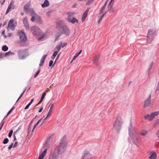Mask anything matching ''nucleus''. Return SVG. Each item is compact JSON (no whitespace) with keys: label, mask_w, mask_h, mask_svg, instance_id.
I'll return each instance as SVG.
<instances>
[{"label":"nucleus","mask_w":159,"mask_h":159,"mask_svg":"<svg viewBox=\"0 0 159 159\" xmlns=\"http://www.w3.org/2000/svg\"><path fill=\"white\" fill-rule=\"evenodd\" d=\"M67 144L65 138H63L60 143V146L58 149V154H60L64 153L66 150Z\"/></svg>","instance_id":"f257e3e1"},{"label":"nucleus","mask_w":159,"mask_h":159,"mask_svg":"<svg viewBox=\"0 0 159 159\" xmlns=\"http://www.w3.org/2000/svg\"><path fill=\"white\" fill-rule=\"evenodd\" d=\"M122 123V120L119 117H117L113 124V127L116 131H118L120 129Z\"/></svg>","instance_id":"f03ea898"},{"label":"nucleus","mask_w":159,"mask_h":159,"mask_svg":"<svg viewBox=\"0 0 159 159\" xmlns=\"http://www.w3.org/2000/svg\"><path fill=\"white\" fill-rule=\"evenodd\" d=\"M57 28L59 30L62 31L65 34L69 35V29L66 25H62L58 23L57 24Z\"/></svg>","instance_id":"7ed1b4c3"},{"label":"nucleus","mask_w":159,"mask_h":159,"mask_svg":"<svg viewBox=\"0 0 159 159\" xmlns=\"http://www.w3.org/2000/svg\"><path fill=\"white\" fill-rule=\"evenodd\" d=\"M157 34V30L155 29L152 28L148 30L147 35L149 39L151 40H153L155 38Z\"/></svg>","instance_id":"20e7f679"},{"label":"nucleus","mask_w":159,"mask_h":159,"mask_svg":"<svg viewBox=\"0 0 159 159\" xmlns=\"http://www.w3.org/2000/svg\"><path fill=\"white\" fill-rule=\"evenodd\" d=\"M159 114V111H157L152 112L150 115L147 114L144 116L145 120H148L149 121H152L155 118V117Z\"/></svg>","instance_id":"39448f33"},{"label":"nucleus","mask_w":159,"mask_h":159,"mask_svg":"<svg viewBox=\"0 0 159 159\" xmlns=\"http://www.w3.org/2000/svg\"><path fill=\"white\" fill-rule=\"evenodd\" d=\"M108 1V0H107L105 2L103 6L101 8L100 11V15H101V16H99V20L98 22H99L101 20H102V19L104 16L107 13V11L105 10V8L106 7L107 3V2Z\"/></svg>","instance_id":"423d86ee"},{"label":"nucleus","mask_w":159,"mask_h":159,"mask_svg":"<svg viewBox=\"0 0 159 159\" xmlns=\"http://www.w3.org/2000/svg\"><path fill=\"white\" fill-rule=\"evenodd\" d=\"M82 159H94L92 155L88 151H85L83 153Z\"/></svg>","instance_id":"0eeeda50"},{"label":"nucleus","mask_w":159,"mask_h":159,"mask_svg":"<svg viewBox=\"0 0 159 159\" xmlns=\"http://www.w3.org/2000/svg\"><path fill=\"white\" fill-rule=\"evenodd\" d=\"M31 30L33 34L35 36L39 35L40 30L36 26H33L31 27Z\"/></svg>","instance_id":"6e6552de"},{"label":"nucleus","mask_w":159,"mask_h":159,"mask_svg":"<svg viewBox=\"0 0 159 159\" xmlns=\"http://www.w3.org/2000/svg\"><path fill=\"white\" fill-rule=\"evenodd\" d=\"M108 11L110 13H113L115 11V7L113 4H109L107 6Z\"/></svg>","instance_id":"1a4fd4ad"},{"label":"nucleus","mask_w":159,"mask_h":159,"mask_svg":"<svg viewBox=\"0 0 159 159\" xmlns=\"http://www.w3.org/2000/svg\"><path fill=\"white\" fill-rule=\"evenodd\" d=\"M14 20L13 19H11L9 21L7 29L9 28L12 30H14L15 27L16 26V23H13Z\"/></svg>","instance_id":"9d476101"},{"label":"nucleus","mask_w":159,"mask_h":159,"mask_svg":"<svg viewBox=\"0 0 159 159\" xmlns=\"http://www.w3.org/2000/svg\"><path fill=\"white\" fill-rule=\"evenodd\" d=\"M19 36L20 41L22 42H24L26 40V37L25 34L24 32L21 31V33L20 34Z\"/></svg>","instance_id":"9b49d317"},{"label":"nucleus","mask_w":159,"mask_h":159,"mask_svg":"<svg viewBox=\"0 0 159 159\" xmlns=\"http://www.w3.org/2000/svg\"><path fill=\"white\" fill-rule=\"evenodd\" d=\"M151 103V95H150L148 99L145 100L144 102L143 106L144 107L149 105Z\"/></svg>","instance_id":"f8f14e48"},{"label":"nucleus","mask_w":159,"mask_h":159,"mask_svg":"<svg viewBox=\"0 0 159 159\" xmlns=\"http://www.w3.org/2000/svg\"><path fill=\"white\" fill-rule=\"evenodd\" d=\"M23 22L26 29L28 30L29 29V26L28 20L26 17H25L23 19Z\"/></svg>","instance_id":"ddd939ff"},{"label":"nucleus","mask_w":159,"mask_h":159,"mask_svg":"<svg viewBox=\"0 0 159 159\" xmlns=\"http://www.w3.org/2000/svg\"><path fill=\"white\" fill-rule=\"evenodd\" d=\"M30 5V2L27 3L24 7V11L28 13L29 12V10L30 9L29 8Z\"/></svg>","instance_id":"4468645a"},{"label":"nucleus","mask_w":159,"mask_h":159,"mask_svg":"<svg viewBox=\"0 0 159 159\" xmlns=\"http://www.w3.org/2000/svg\"><path fill=\"white\" fill-rule=\"evenodd\" d=\"M89 10V9H87L86 11L83 14L82 17H81V20L82 22H84L87 16Z\"/></svg>","instance_id":"2eb2a0df"},{"label":"nucleus","mask_w":159,"mask_h":159,"mask_svg":"<svg viewBox=\"0 0 159 159\" xmlns=\"http://www.w3.org/2000/svg\"><path fill=\"white\" fill-rule=\"evenodd\" d=\"M82 51V50H81L79 52H78V53H77L75 54V55L74 56L73 58H72V60H71V61L70 62V64L71 63H72V62L73 61L79 56V55L81 53Z\"/></svg>","instance_id":"dca6fc26"},{"label":"nucleus","mask_w":159,"mask_h":159,"mask_svg":"<svg viewBox=\"0 0 159 159\" xmlns=\"http://www.w3.org/2000/svg\"><path fill=\"white\" fill-rule=\"evenodd\" d=\"M47 148H46L41 154L39 156L38 159H43L46 154Z\"/></svg>","instance_id":"f3484780"},{"label":"nucleus","mask_w":159,"mask_h":159,"mask_svg":"<svg viewBox=\"0 0 159 159\" xmlns=\"http://www.w3.org/2000/svg\"><path fill=\"white\" fill-rule=\"evenodd\" d=\"M46 57H47L46 55H43V57H42V58L40 60V64L39 65V66H41L43 65V63L44 62V60H45Z\"/></svg>","instance_id":"a211bd4d"},{"label":"nucleus","mask_w":159,"mask_h":159,"mask_svg":"<svg viewBox=\"0 0 159 159\" xmlns=\"http://www.w3.org/2000/svg\"><path fill=\"white\" fill-rule=\"evenodd\" d=\"M49 4L48 1L47 0H45L44 3L41 5L42 7H48Z\"/></svg>","instance_id":"6ab92c4d"},{"label":"nucleus","mask_w":159,"mask_h":159,"mask_svg":"<svg viewBox=\"0 0 159 159\" xmlns=\"http://www.w3.org/2000/svg\"><path fill=\"white\" fill-rule=\"evenodd\" d=\"M28 13H30V16L36 15L34 11L33 8H30L29 10Z\"/></svg>","instance_id":"aec40b11"},{"label":"nucleus","mask_w":159,"mask_h":159,"mask_svg":"<svg viewBox=\"0 0 159 159\" xmlns=\"http://www.w3.org/2000/svg\"><path fill=\"white\" fill-rule=\"evenodd\" d=\"M70 22L72 24L77 23H78V20L75 17H72L70 19Z\"/></svg>","instance_id":"412c9836"},{"label":"nucleus","mask_w":159,"mask_h":159,"mask_svg":"<svg viewBox=\"0 0 159 159\" xmlns=\"http://www.w3.org/2000/svg\"><path fill=\"white\" fill-rule=\"evenodd\" d=\"M157 157L156 153L154 152L149 157V158L150 159H155Z\"/></svg>","instance_id":"4be33fe9"},{"label":"nucleus","mask_w":159,"mask_h":159,"mask_svg":"<svg viewBox=\"0 0 159 159\" xmlns=\"http://www.w3.org/2000/svg\"><path fill=\"white\" fill-rule=\"evenodd\" d=\"M53 104H52L51 106L50 107V108L47 114V117H48L49 116H50L51 115L52 113V107H53Z\"/></svg>","instance_id":"5701e85b"},{"label":"nucleus","mask_w":159,"mask_h":159,"mask_svg":"<svg viewBox=\"0 0 159 159\" xmlns=\"http://www.w3.org/2000/svg\"><path fill=\"white\" fill-rule=\"evenodd\" d=\"M36 22L39 24H40L42 23V21L39 16H38L37 18L36 19Z\"/></svg>","instance_id":"b1692460"},{"label":"nucleus","mask_w":159,"mask_h":159,"mask_svg":"<svg viewBox=\"0 0 159 159\" xmlns=\"http://www.w3.org/2000/svg\"><path fill=\"white\" fill-rule=\"evenodd\" d=\"M98 56H95L94 57L93 61L94 63H96L98 61Z\"/></svg>","instance_id":"393cba45"},{"label":"nucleus","mask_w":159,"mask_h":159,"mask_svg":"<svg viewBox=\"0 0 159 159\" xmlns=\"http://www.w3.org/2000/svg\"><path fill=\"white\" fill-rule=\"evenodd\" d=\"M14 8V7H11V6H9L6 11V14H7L9 12L11 9H13Z\"/></svg>","instance_id":"a878e982"},{"label":"nucleus","mask_w":159,"mask_h":159,"mask_svg":"<svg viewBox=\"0 0 159 159\" xmlns=\"http://www.w3.org/2000/svg\"><path fill=\"white\" fill-rule=\"evenodd\" d=\"M134 129V127L132 126H129V133L130 134L131 132L133 131Z\"/></svg>","instance_id":"bb28decb"},{"label":"nucleus","mask_w":159,"mask_h":159,"mask_svg":"<svg viewBox=\"0 0 159 159\" xmlns=\"http://www.w3.org/2000/svg\"><path fill=\"white\" fill-rule=\"evenodd\" d=\"M60 44V45H61V48H64L65 46H66L67 44L68 43L66 42L62 43V42H61Z\"/></svg>","instance_id":"cd10ccee"},{"label":"nucleus","mask_w":159,"mask_h":159,"mask_svg":"<svg viewBox=\"0 0 159 159\" xmlns=\"http://www.w3.org/2000/svg\"><path fill=\"white\" fill-rule=\"evenodd\" d=\"M12 54H13V53L11 52H8L5 53H4V57L9 56Z\"/></svg>","instance_id":"c85d7f7f"},{"label":"nucleus","mask_w":159,"mask_h":159,"mask_svg":"<svg viewBox=\"0 0 159 159\" xmlns=\"http://www.w3.org/2000/svg\"><path fill=\"white\" fill-rule=\"evenodd\" d=\"M2 49L3 51H6L8 50V48L7 46L4 45L2 46Z\"/></svg>","instance_id":"c756f323"},{"label":"nucleus","mask_w":159,"mask_h":159,"mask_svg":"<svg viewBox=\"0 0 159 159\" xmlns=\"http://www.w3.org/2000/svg\"><path fill=\"white\" fill-rule=\"evenodd\" d=\"M9 142V139L7 138H6L4 140L3 143L4 144H7Z\"/></svg>","instance_id":"7c9ffc66"},{"label":"nucleus","mask_w":159,"mask_h":159,"mask_svg":"<svg viewBox=\"0 0 159 159\" xmlns=\"http://www.w3.org/2000/svg\"><path fill=\"white\" fill-rule=\"evenodd\" d=\"M94 0H88V2H86V5H89L91 4Z\"/></svg>","instance_id":"2f4dec72"},{"label":"nucleus","mask_w":159,"mask_h":159,"mask_svg":"<svg viewBox=\"0 0 159 159\" xmlns=\"http://www.w3.org/2000/svg\"><path fill=\"white\" fill-rule=\"evenodd\" d=\"M48 117H47V116L42 121V123H41V125H43L45 123L46 121V120L47 118H48Z\"/></svg>","instance_id":"473e14b6"},{"label":"nucleus","mask_w":159,"mask_h":159,"mask_svg":"<svg viewBox=\"0 0 159 159\" xmlns=\"http://www.w3.org/2000/svg\"><path fill=\"white\" fill-rule=\"evenodd\" d=\"M25 90H26V88L25 89H24L23 92L20 95V96L19 97V98H18V99L17 100L16 102H17L19 100V99L22 96V95H23V94L25 92Z\"/></svg>","instance_id":"72a5a7b5"},{"label":"nucleus","mask_w":159,"mask_h":159,"mask_svg":"<svg viewBox=\"0 0 159 159\" xmlns=\"http://www.w3.org/2000/svg\"><path fill=\"white\" fill-rule=\"evenodd\" d=\"M13 130L12 129H11L10 130L9 133L8 134V137H11V136H12V133H13Z\"/></svg>","instance_id":"f704fd0d"},{"label":"nucleus","mask_w":159,"mask_h":159,"mask_svg":"<svg viewBox=\"0 0 159 159\" xmlns=\"http://www.w3.org/2000/svg\"><path fill=\"white\" fill-rule=\"evenodd\" d=\"M14 107H13L8 112L7 115L5 117V118H6L10 114L12 110L13 109Z\"/></svg>","instance_id":"c9c22d12"},{"label":"nucleus","mask_w":159,"mask_h":159,"mask_svg":"<svg viewBox=\"0 0 159 159\" xmlns=\"http://www.w3.org/2000/svg\"><path fill=\"white\" fill-rule=\"evenodd\" d=\"M61 35V33H57L55 36V39H57Z\"/></svg>","instance_id":"e433bc0d"},{"label":"nucleus","mask_w":159,"mask_h":159,"mask_svg":"<svg viewBox=\"0 0 159 159\" xmlns=\"http://www.w3.org/2000/svg\"><path fill=\"white\" fill-rule=\"evenodd\" d=\"M61 48V45H60V44H59L58 46L56 47V48L57 50V51H59L60 50Z\"/></svg>","instance_id":"4c0bfd02"},{"label":"nucleus","mask_w":159,"mask_h":159,"mask_svg":"<svg viewBox=\"0 0 159 159\" xmlns=\"http://www.w3.org/2000/svg\"><path fill=\"white\" fill-rule=\"evenodd\" d=\"M147 133V132L146 131H143L141 133V134L142 135H145Z\"/></svg>","instance_id":"58836bf2"},{"label":"nucleus","mask_w":159,"mask_h":159,"mask_svg":"<svg viewBox=\"0 0 159 159\" xmlns=\"http://www.w3.org/2000/svg\"><path fill=\"white\" fill-rule=\"evenodd\" d=\"M43 118H41L35 124V125H36V126L38 125L39 123L41 122V121L42 120Z\"/></svg>","instance_id":"ea45409f"},{"label":"nucleus","mask_w":159,"mask_h":159,"mask_svg":"<svg viewBox=\"0 0 159 159\" xmlns=\"http://www.w3.org/2000/svg\"><path fill=\"white\" fill-rule=\"evenodd\" d=\"M40 69H39L38 70L37 72L36 73L35 75H34V78H35L38 75V74H39V73L40 72Z\"/></svg>","instance_id":"a19ab883"},{"label":"nucleus","mask_w":159,"mask_h":159,"mask_svg":"<svg viewBox=\"0 0 159 159\" xmlns=\"http://www.w3.org/2000/svg\"><path fill=\"white\" fill-rule=\"evenodd\" d=\"M45 94H46V93H45V92H44L43 93V94H42V95L41 96V99H42V100H43V99H44V97L45 96Z\"/></svg>","instance_id":"79ce46f5"},{"label":"nucleus","mask_w":159,"mask_h":159,"mask_svg":"<svg viewBox=\"0 0 159 159\" xmlns=\"http://www.w3.org/2000/svg\"><path fill=\"white\" fill-rule=\"evenodd\" d=\"M4 53H0V59L4 57Z\"/></svg>","instance_id":"37998d69"},{"label":"nucleus","mask_w":159,"mask_h":159,"mask_svg":"<svg viewBox=\"0 0 159 159\" xmlns=\"http://www.w3.org/2000/svg\"><path fill=\"white\" fill-rule=\"evenodd\" d=\"M31 104H30V103H29L25 107V109L26 110L27 109L29 106L31 105Z\"/></svg>","instance_id":"c03bdc74"},{"label":"nucleus","mask_w":159,"mask_h":159,"mask_svg":"<svg viewBox=\"0 0 159 159\" xmlns=\"http://www.w3.org/2000/svg\"><path fill=\"white\" fill-rule=\"evenodd\" d=\"M35 15L31 16L32 17L31 18V20L32 21H34L35 20Z\"/></svg>","instance_id":"a18cd8bd"},{"label":"nucleus","mask_w":159,"mask_h":159,"mask_svg":"<svg viewBox=\"0 0 159 159\" xmlns=\"http://www.w3.org/2000/svg\"><path fill=\"white\" fill-rule=\"evenodd\" d=\"M13 145V143H12L8 147V149H11L12 147V146Z\"/></svg>","instance_id":"49530a36"},{"label":"nucleus","mask_w":159,"mask_h":159,"mask_svg":"<svg viewBox=\"0 0 159 159\" xmlns=\"http://www.w3.org/2000/svg\"><path fill=\"white\" fill-rule=\"evenodd\" d=\"M53 63V61L52 60H51L49 61V66L50 67L51 66Z\"/></svg>","instance_id":"de8ad7c7"},{"label":"nucleus","mask_w":159,"mask_h":159,"mask_svg":"<svg viewBox=\"0 0 159 159\" xmlns=\"http://www.w3.org/2000/svg\"><path fill=\"white\" fill-rule=\"evenodd\" d=\"M57 52H58L57 51H55L53 54V55H52L53 56H54V57H55L57 55Z\"/></svg>","instance_id":"09e8293b"},{"label":"nucleus","mask_w":159,"mask_h":159,"mask_svg":"<svg viewBox=\"0 0 159 159\" xmlns=\"http://www.w3.org/2000/svg\"><path fill=\"white\" fill-rule=\"evenodd\" d=\"M14 4V2H12V1H11V3H10L9 6H11V7H14L13 5Z\"/></svg>","instance_id":"8fccbe9b"},{"label":"nucleus","mask_w":159,"mask_h":159,"mask_svg":"<svg viewBox=\"0 0 159 159\" xmlns=\"http://www.w3.org/2000/svg\"><path fill=\"white\" fill-rule=\"evenodd\" d=\"M17 142H16L15 143H14V145H13V148H15L17 145Z\"/></svg>","instance_id":"3c124183"},{"label":"nucleus","mask_w":159,"mask_h":159,"mask_svg":"<svg viewBox=\"0 0 159 159\" xmlns=\"http://www.w3.org/2000/svg\"><path fill=\"white\" fill-rule=\"evenodd\" d=\"M43 109V107H41V108H40V109L39 110L38 112L39 113L41 112L42 111Z\"/></svg>","instance_id":"603ef678"},{"label":"nucleus","mask_w":159,"mask_h":159,"mask_svg":"<svg viewBox=\"0 0 159 159\" xmlns=\"http://www.w3.org/2000/svg\"><path fill=\"white\" fill-rule=\"evenodd\" d=\"M43 100H42V99H41L39 101V102H38V103H37V104L36 105V106H37V105H39V104L40 103H41L42 101H43Z\"/></svg>","instance_id":"864d4df0"},{"label":"nucleus","mask_w":159,"mask_h":159,"mask_svg":"<svg viewBox=\"0 0 159 159\" xmlns=\"http://www.w3.org/2000/svg\"><path fill=\"white\" fill-rule=\"evenodd\" d=\"M67 15L68 16V18L67 19V20L68 21H70V18L69 17L70 16V14H69V12L67 13Z\"/></svg>","instance_id":"5fc2aeb1"},{"label":"nucleus","mask_w":159,"mask_h":159,"mask_svg":"<svg viewBox=\"0 0 159 159\" xmlns=\"http://www.w3.org/2000/svg\"><path fill=\"white\" fill-rule=\"evenodd\" d=\"M114 1V0H111L110 1V2L109 3V4H110L111 3V4H113V3L112 2H113Z\"/></svg>","instance_id":"6e6d98bb"},{"label":"nucleus","mask_w":159,"mask_h":159,"mask_svg":"<svg viewBox=\"0 0 159 159\" xmlns=\"http://www.w3.org/2000/svg\"><path fill=\"white\" fill-rule=\"evenodd\" d=\"M4 122H3L2 123V124L1 125V127L0 128V130L2 129V126H3V124H4Z\"/></svg>","instance_id":"4d7b16f0"},{"label":"nucleus","mask_w":159,"mask_h":159,"mask_svg":"<svg viewBox=\"0 0 159 159\" xmlns=\"http://www.w3.org/2000/svg\"><path fill=\"white\" fill-rule=\"evenodd\" d=\"M34 99H32L31 100V101L29 102L30 104H31L32 102H33V101H34Z\"/></svg>","instance_id":"13d9d810"},{"label":"nucleus","mask_w":159,"mask_h":159,"mask_svg":"<svg viewBox=\"0 0 159 159\" xmlns=\"http://www.w3.org/2000/svg\"><path fill=\"white\" fill-rule=\"evenodd\" d=\"M59 54H59L58 55V56H57V59H56V61H55V62H54V64L55 63V62H56V60H57V59H58V57H59Z\"/></svg>","instance_id":"bf43d9fd"},{"label":"nucleus","mask_w":159,"mask_h":159,"mask_svg":"<svg viewBox=\"0 0 159 159\" xmlns=\"http://www.w3.org/2000/svg\"><path fill=\"white\" fill-rule=\"evenodd\" d=\"M156 123L159 124V119L157 120Z\"/></svg>","instance_id":"052dcab7"},{"label":"nucleus","mask_w":159,"mask_h":159,"mask_svg":"<svg viewBox=\"0 0 159 159\" xmlns=\"http://www.w3.org/2000/svg\"><path fill=\"white\" fill-rule=\"evenodd\" d=\"M36 126H37L36 125H34V126L33 127V129H32V131H33L34 130V129H35L36 128Z\"/></svg>","instance_id":"680f3d73"},{"label":"nucleus","mask_w":159,"mask_h":159,"mask_svg":"<svg viewBox=\"0 0 159 159\" xmlns=\"http://www.w3.org/2000/svg\"><path fill=\"white\" fill-rule=\"evenodd\" d=\"M11 35H12L11 34L9 33V34H8V36L9 37H11Z\"/></svg>","instance_id":"e2e57ef3"},{"label":"nucleus","mask_w":159,"mask_h":159,"mask_svg":"<svg viewBox=\"0 0 159 159\" xmlns=\"http://www.w3.org/2000/svg\"><path fill=\"white\" fill-rule=\"evenodd\" d=\"M53 84H52L51 85H50L49 87V88H51L52 87V86H53Z\"/></svg>","instance_id":"0e129e2a"},{"label":"nucleus","mask_w":159,"mask_h":159,"mask_svg":"<svg viewBox=\"0 0 159 159\" xmlns=\"http://www.w3.org/2000/svg\"><path fill=\"white\" fill-rule=\"evenodd\" d=\"M5 0H4L2 2V4L3 5V3L5 2Z\"/></svg>","instance_id":"69168bd1"},{"label":"nucleus","mask_w":159,"mask_h":159,"mask_svg":"<svg viewBox=\"0 0 159 159\" xmlns=\"http://www.w3.org/2000/svg\"><path fill=\"white\" fill-rule=\"evenodd\" d=\"M20 14H21V15H22V16H23V15H24V13H23V12H21V13H20Z\"/></svg>","instance_id":"338daca9"},{"label":"nucleus","mask_w":159,"mask_h":159,"mask_svg":"<svg viewBox=\"0 0 159 159\" xmlns=\"http://www.w3.org/2000/svg\"><path fill=\"white\" fill-rule=\"evenodd\" d=\"M5 31H4H4H3L2 32V34H4V33H5Z\"/></svg>","instance_id":"774afa93"}]
</instances>
